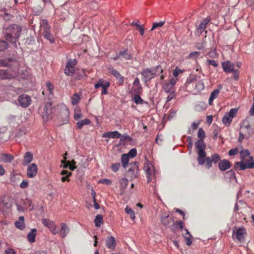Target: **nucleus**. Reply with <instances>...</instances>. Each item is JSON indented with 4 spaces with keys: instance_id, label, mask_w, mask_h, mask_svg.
Segmentation results:
<instances>
[{
    "instance_id": "nucleus-1",
    "label": "nucleus",
    "mask_w": 254,
    "mask_h": 254,
    "mask_svg": "<svg viewBox=\"0 0 254 254\" xmlns=\"http://www.w3.org/2000/svg\"><path fill=\"white\" fill-rule=\"evenodd\" d=\"M42 223L49 228L53 235L59 234L62 238H65L69 232V229L65 223H61L60 229H59L55 223L51 220L43 218L42 220Z\"/></svg>"
},
{
    "instance_id": "nucleus-2",
    "label": "nucleus",
    "mask_w": 254,
    "mask_h": 254,
    "mask_svg": "<svg viewBox=\"0 0 254 254\" xmlns=\"http://www.w3.org/2000/svg\"><path fill=\"white\" fill-rule=\"evenodd\" d=\"M21 31V27L16 24L11 25L5 29L4 35L6 39L13 44L16 48V42L20 36Z\"/></svg>"
},
{
    "instance_id": "nucleus-3",
    "label": "nucleus",
    "mask_w": 254,
    "mask_h": 254,
    "mask_svg": "<svg viewBox=\"0 0 254 254\" xmlns=\"http://www.w3.org/2000/svg\"><path fill=\"white\" fill-rule=\"evenodd\" d=\"M196 148L197 149V161L200 165H202L205 163V158L206 153L204 150L206 148L205 144L202 139L198 140L195 143Z\"/></svg>"
},
{
    "instance_id": "nucleus-4",
    "label": "nucleus",
    "mask_w": 254,
    "mask_h": 254,
    "mask_svg": "<svg viewBox=\"0 0 254 254\" xmlns=\"http://www.w3.org/2000/svg\"><path fill=\"white\" fill-rule=\"evenodd\" d=\"M143 169L145 172L147 183H149L155 177L157 172L152 163L148 160L145 162Z\"/></svg>"
},
{
    "instance_id": "nucleus-5",
    "label": "nucleus",
    "mask_w": 254,
    "mask_h": 254,
    "mask_svg": "<svg viewBox=\"0 0 254 254\" xmlns=\"http://www.w3.org/2000/svg\"><path fill=\"white\" fill-rule=\"evenodd\" d=\"M239 168L240 170H244L246 169H253L254 168V161L253 157L250 156L245 160V161L236 162L235 168Z\"/></svg>"
},
{
    "instance_id": "nucleus-6",
    "label": "nucleus",
    "mask_w": 254,
    "mask_h": 254,
    "mask_svg": "<svg viewBox=\"0 0 254 254\" xmlns=\"http://www.w3.org/2000/svg\"><path fill=\"white\" fill-rule=\"evenodd\" d=\"M18 66H18H10L9 67L14 68L11 72L9 70H0V79H7L16 77L18 74Z\"/></svg>"
},
{
    "instance_id": "nucleus-7",
    "label": "nucleus",
    "mask_w": 254,
    "mask_h": 254,
    "mask_svg": "<svg viewBox=\"0 0 254 254\" xmlns=\"http://www.w3.org/2000/svg\"><path fill=\"white\" fill-rule=\"evenodd\" d=\"M238 111V108H233L231 109L229 112L226 113L222 118V123L226 126L229 127L233 119L237 114Z\"/></svg>"
},
{
    "instance_id": "nucleus-8",
    "label": "nucleus",
    "mask_w": 254,
    "mask_h": 254,
    "mask_svg": "<svg viewBox=\"0 0 254 254\" xmlns=\"http://www.w3.org/2000/svg\"><path fill=\"white\" fill-rule=\"evenodd\" d=\"M247 232L244 227L237 228H234L233 230L232 238L234 240L236 239L239 242H243L246 236Z\"/></svg>"
},
{
    "instance_id": "nucleus-9",
    "label": "nucleus",
    "mask_w": 254,
    "mask_h": 254,
    "mask_svg": "<svg viewBox=\"0 0 254 254\" xmlns=\"http://www.w3.org/2000/svg\"><path fill=\"white\" fill-rule=\"evenodd\" d=\"M187 87L189 88L190 86H193L194 84V91L196 92H199L203 90L204 88V83L202 80H197L195 79H190L187 81Z\"/></svg>"
},
{
    "instance_id": "nucleus-10",
    "label": "nucleus",
    "mask_w": 254,
    "mask_h": 254,
    "mask_svg": "<svg viewBox=\"0 0 254 254\" xmlns=\"http://www.w3.org/2000/svg\"><path fill=\"white\" fill-rule=\"evenodd\" d=\"M138 172V163L135 162L130 164V167L127 172V176L128 177L133 179L137 177Z\"/></svg>"
},
{
    "instance_id": "nucleus-11",
    "label": "nucleus",
    "mask_w": 254,
    "mask_h": 254,
    "mask_svg": "<svg viewBox=\"0 0 254 254\" xmlns=\"http://www.w3.org/2000/svg\"><path fill=\"white\" fill-rule=\"evenodd\" d=\"M142 91V87L140 84L139 79L136 77L133 82L132 86L129 91L131 94H140Z\"/></svg>"
},
{
    "instance_id": "nucleus-12",
    "label": "nucleus",
    "mask_w": 254,
    "mask_h": 254,
    "mask_svg": "<svg viewBox=\"0 0 254 254\" xmlns=\"http://www.w3.org/2000/svg\"><path fill=\"white\" fill-rule=\"evenodd\" d=\"M18 102L20 106L26 108L30 105L31 99L30 97L27 95L22 94L19 96Z\"/></svg>"
},
{
    "instance_id": "nucleus-13",
    "label": "nucleus",
    "mask_w": 254,
    "mask_h": 254,
    "mask_svg": "<svg viewBox=\"0 0 254 254\" xmlns=\"http://www.w3.org/2000/svg\"><path fill=\"white\" fill-rule=\"evenodd\" d=\"M222 66L224 71L227 73H236L237 71L234 68V64L229 61L222 62Z\"/></svg>"
},
{
    "instance_id": "nucleus-14",
    "label": "nucleus",
    "mask_w": 254,
    "mask_h": 254,
    "mask_svg": "<svg viewBox=\"0 0 254 254\" xmlns=\"http://www.w3.org/2000/svg\"><path fill=\"white\" fill-rule=\"evenodd\" d=\"M177 80V78H172L167 83H165L163 85V88L164 91L167 93L172 92V89L176 83Z\"/></svg>"
},
{
    "instance_id": "nucleus-15",
    "label": "nucleus",
    "mask_w": 254,
    "mask_h": 254,
    "mask_svg": "<svg viewBox=\"0 0 254 254\" xmlns=\"http://www.w3.org/2000/svg\"><path fill=\"white\" fill-rule=\"evenodd\" d=\"M37 172V166L35 163H32L27 168V176L30 178H34L36 176Z\"/></svg>"
},
{
    "instance_id": "nucleus-16",
    "label": "nucleus",
    "mask_w": 254,
    "mask_h": 254,
    "mask_svg": "<svg viewBox=\"0 0 254 254\" xmlns=\"http://www.w3.org/2000/svg\"><path fill=\"white\" fill-rule=\"evenodd\" d=\"M143 80L146 83L154 77L153 70L151 69L147 68L143 70L141 73Z\"/></svg>"
},
{
    "instance_id": "nucleus-17",
    "label": "nucleus",
    "mask_w": 254,
    "mask_h": 254,
    "mask_svg": "<svg viewBox=\"0 0 254 254\" xmlns=\"http://www.w3.org/2000/svg\"><path fill=\"white\" fill-rule=\"evenodd\" d=\"M13 65L14 66H18L19 65V64L16 61H14L10 59L1 60L0 61V66H10Z\"/></svg>"
},
{
    "instance_id": "nucleus-18",
    "label": "nucleus",
    "mask_w": 254,
    "mask_h": 254,
    "mask_svg": "<svg viewBox=\"0 0 254 254\" xmlns=\"http://www.w3.org/2000/svg\"><path fill=\"white\" fill-rule=\"evenodd\" d=\"M122 58L125 60H130L132 58L131 55L127 53V50H125L123 52H120L117 54L115 57L113 58L114 61H116L118 59L122 60Z\"/></svg>"
},
{
    "instance_id": "nucleus-19",
    "label": "nucleus",
    "mask_w": 254,
    "mask_h": 254,
    "mask_svg": "<svg viewBox=\"0 0 254 254\" xmlns=\"http://www.w3.org/2000/svg\"><path fill=\"white\" fill-rule=\"evenodd\" d=\"M231 163L228 160L226 159L222 160L220 161L218 164L219 169L221 171H224L231 167Z\"/></svg>"
},
{
    "instance_id": "nucleus-20",
    "label": "nucleus",
    "mask_w": 254,
    "mask_h": 254,
    "mask_svg": "<svg viewBox=\"0 0 254 254\" xmlns=\"http://www.w3.org/2000/svg\"><path fill=\"white\" fill-rule=\"evenodd\" d=\"M211 19L210 18H206L204 19L199 24L198 27L197 29V31L198 33H199L201 34L202 32H203L206 28L207 25L210 21Z\"/></svg>"
},
{
    "instance_id": "nucleus-21",
    "label": "nucleus",
    "mask_w": 254,
    "mask_h": 254,
    "mask_svg": "<svg viewBox=\"0 0 254 254\" xmlns=\"http://www.w3.org/2000/svg\"><path fill=\"white\" fill-rule=\"evenodd\" d=\"M44 111L42 113V116L44 120H46L48 119V116L52 112V104L51 103H47L44 108Z\"/></svg>"
},
{
    "instance_id": "nucleus-22",
    "label": "nucleus",
    "mask_w": 254,
    "mask_h": 254,
    "mask_svg": "<svg viewBox=\"0 0 254 254\" xmlns=\"http://www.w3.org/2000/svg\"><path fill=\"white\" fill-rule=\"evenodd\" d=\"M33 159V154L30 152H26L24 155V159L22 161V165L27 166L28 165Z\"/></svg>"
},
{
    "instance_id": "nucleus-23",
    "label": "nucleus",
    "mask_w": 254,
    "mask_h": 254,
    "mask_svg": "<svg viewBox=\"0 0 254 254\" xmlns=\"http://www.w3.org/2000/svg\"><path fill=\"white\" fill-rule=\"evenodd\" d=\"M62 163L64 164L63 166L64 168H68L71 171H73L76 168L75 166L76 162L74 160L71 161H62Z\"/></svg>"
},
{
    "instance_id": "nucleus-24",
    "label": "nucleus",
    "mask_w": 254,
    "mask_h": 254,
    "mask_svg": "<svg viewBox=\"0 0 254 254\" xmlns=\"http://www.w3.org/2000/svg\"><path fill=\"white\" fill-rule=\"evenodd\" d=\"M121 137V134L119 133L118 131H109L106 133H105L103 134V137L106 138H119Z\"/></svg>"
},
{
    "instance_id": "nucleus-25",
    "label": "nucleus",
    "mask_w": 254,
    "mask_h": 254,
    "mask_svg": "<svg viewBox=\"0 0 254 254\" xmlns=\"http://www.w3.org/2000/svg\"><path fill=\"white\" fill-rule=\"evenodd\" d=\"M14 159L13 156L9 154L3 153L0 155V161L4 163H10Z\"/></svg>"
},
{
    "instance_id": "nucleus-26",
    "label": "nucleus",
    "mask_w": 254,
    "mask_h": 254,
    "mask_svg": "<svg viewBox=\"0 0 254 254\" xmlns=\"http://www.w3.org/2000/svg\"><path fill=\"white\" fill-rule=\"evenodd\" d=\"M106 243L107 247L110 249H114L116 246L115 239L112 236L106 239Z\"/></svg>"
},
{
    "instance_id": "nucleus-27",
    "label": "nucleus",
    "mask_w": 254,
    "mask_h": 254,
    "mask_svg": "<svg viewBox=\"0 0 254 254\" xmlns=\"http://www.w3.org/2000/svg\"><path fill=\"white\" fill-rule=\"evenodd\" d=\"M110 72L116 77L120 84H123L124 81V77L115 69L112 68Z\"/></svg>"
},
{
    "instance_id": "nucleus-28",
    "label": "nucleus",
    "mask_w": 254,
    "mask_h": 254,
    "mask_svg": "<svg viewBox=\"0 0 254 254\" xmlns=\"http://www.w3.org/2000/svg\"><path fill=\"white\" fill-rule=\"evenodd\" d=\"M110 82L108 81H106L103 79H100L99 81L95 84V88L97 89L99 87H102V88H108L110 86Z\"/></svg>"
},
{
    "instance_id": "nucleus-29",
    "label": "nucleus",
    "mask_w": 254,
    "mask_h": 254,
    "mask_svg": "<svg viewBox=\"0 0 254 254\" xmlns=\"http://www.w3.org/2000/svg\"><path fill=\"white\" fill-rule=\"evenodd\" d=\"M37 234V230L36 229H32L28 233L27 238L28 241L30 243H33L35 241V237Z\"/></svg>"
},
{
    "instance_id": "nucleus-30",
    "label": "nucleus",
    "mask_w": 254,
    "mask_h": 254,
    "mask_svg": "<svg viewBox=\"0 0 254 254\" xmlns=\"http://www.w3.org/2000/svg\"><path fill=\"white\" fill-rule=\"evenodd\" d=\"M40 27L41 30L43 32L51 30V26L48 23V21L46 19H42L40 21Z\"/></svg>"
},
{
    "instance_id": "nucleus-31",
    "label": "nucleus",
    "mask_w": 254,
    "mask_h": 254,
    "mask_svg": "<svg viewBox=\"0 0 254 254\" xmlns=\"http://www.w3.org/2000/svg\"><path fill=\"white\" fill-rule=\"evenodd\" d=\"M15 226L17 228L20 230H23L24 229L25 225L23 216L19 217L18 220L15 222Z\"/></svg>"
},
{
    "instance_id": "nucleus-32",
    "label": "nucleus",
    "mask_w": 254,
    "mask_h": 254,
    "mask_svg": "<svg viewBox=\"0 0 254 254\" xmlns=\"http://www.w3.org/2000/svg\"><path fill=\"white\" fill-rule=\"evenodd\" d=\"M44 37L47 40H49L50 43H53L55 42L54 37L51 32V30L43 32Z\"/></svg>"
},
{
    "instance_id": "nucleus-33",
    "label": "nucleus",
    "mask_w": 254,
    "mask_h": 254,
    "mask_svg": "<svg viewBox=\"0 0 254 254\" xmlns=\"http://www.w3.org/2000/svg\"><path fill=\"white\" fill-rule=\"evenodd\" d=\"M129 161V157L126 154H123L121 156V162L124 169H126Z\"/></svg>"
},
{
    "instance_id": "nucleus-34",
    "label": "nucleus",
    "mask_w": 254,
    "mask_h": 254,
    "mask_svg": "<svg viewBox=\"0 0 254 254\" xmlns=\"http://www.w3.org/2000/svg\"><path fill=\"white\" fill-rule=\"evenodd\" d=\"M185 231H186V233L183 234V236L186 241V244L188 246H190L192 243V236L187 229H185Z\"/></svg>"
},
{
    "instance_id": "nucleus-35",
    "label": "nucleus",
    "mask_w": 254,
    "mask_h": 254,
    "mask_svg": "<svg viewBox=\"0 0 254 254\" xmlns=\"http://www.w3.org/2000/svg\"><path fill=\"white\" fill-rule=\"evenodd\" d=\"M120 188L122 190L124 191L128 185L127 179L124 178L119 180Z\"/></svg>"
},
{
    "instance_id": "nucleus-36",
    "label": "nucleus",
    "mask_w": 254,
    "mask_h": 254,
    "mask_svg": "<svg viewBox=\"0 0 254 254\" xmlns=\"http://www.w3.org/2000/svg\"><path fill=\"white\" fill-rule=\"evenodd\" d=\"M103 222V216L101 215H97L94 219L95 225L97 227H99Z\"/></svg>"
},
{
    "instance_id": "nucleus-37",
    "label": "nucleus",
    "mask_w": 254,
    "mask_h": 254,
    "mask_svg": "<svg viewBox=\"0 0 254 254\" xmlns=\"http://www.w3.org/2000/svg\"><path fill=\"white\" fill-rule=\"evenodd\" d=\"M250 156V152L248 150H242L240 152L241 161H245V160Z\"/></svg>"
},
{
    "instance_id": "nucleus-38",
    "label": "nucleus",
    "mask_w": 254,
    "mask_h": 254,
    "mask_svg": "<svg viewBox=\"0 0 254 254\" xmlns=\"http://www.w3.org/2000/svg\"><path fill=\"white\" fill-rule=\"evenodd\" d=\"M89 119H86L82 121H78L77 123V126L79 129H81L84 125H87L90 123Z\"/></svg>"
},
{
    "instance_id": "nucleus-39",
    "label": "nucleus",
    "mask_w": 254,
    "mask_h": 254,
    "mask_svg": "<svg viewBox=\"0 0 254 254\" xmlns=\"http://www.w3.org/2000/svg\"><path fill=\"white\" fill-rule=\"evenodd\" d=\"M171 220L172 219L171 218H169V215L161 217V221L163 224L165 226L168 225L170 223Z\"/></svg>"
},
{
    "instance_id": "nucleus-40",
    "label": "nucleus",
    "mask_w": 254,
    "mask_h": 254,
    "mask_svg": "<svg viewBox=\"0 0 254 254\" xmlns=\"http://www.w3.org/2000/svg\"><path fill=\"white\" fill-rule=\"evenodd\" d=\"M164 21H161L159 22H154L152 24V28L150 29V31H152L155 29L162 27L164 25Z\"/></svg>"
},
{
    "instance_id": "nucleus-41",
    "label": "nucleus",
    "mask_w": 254,
    "mask_h": 254,
    "mask_svg": "<svg viewBox=\"0 0 254 254\" xmlns=\"http://www.w3.org/2000/svg\"><path fill=\"white\" fill-rule=\"evenodd\" d=\"M125 211L126 212L127 214H129V216H130V218L133 220V221H134L135 220V213H134V212L133 211V210L127 206L126 208H125Z\"/></svg>"
},
{
    "instance_id": "nucleus-42",
    "label": "nucleus",
    "mask_w": 254,
    "mask_h": 254,
    "mask_svg": "<svg viewBox=\"0 0 254 254\" xmlns=\"http://www.w3.org/2000/svg\"><path fill=\"white\" fill-rule=\"evenodd\" d=\"M151 69L153 70L154 76L161 74L163 72L162 67L160 65H158L155 68H151Z\"/></svg>"
},
{
    "instance_id": "nucleus-43",
    "label": "nucleus",
    "mask_w": 254,
    "mask_h": 254,
    "mask_svg": "<svg viewBox=\"0 0 254 254\" xmlns=\"http://www.w3.org/2000/svg\"><path fill=\"white\" fill-rule=\"evenodd\" d=\"M75 72V70L73 68L65 66L64 69V73L68 76H72Z\"/></svg>"
},
{
    "instance_id": "nucleus-44",
    "label": "nucleus",
    "mask_w": 254,
    "mask_h": 254,
    "mask_svg": "<svg viewBox=\"0 0 254 254\" xmlns=\"http://www.w3.org/2000/svg\"><path fill=\"white\" fill-rule=\"evenodd\" d=\"M24 204V208L29 211L32 210L33 208V206H31V201L29 199L25 200Z\"/></svg>"
},
{
    "instance_id": "nucleus-45",
    "label": "nucleus",
    "mask_w": 254,
    "mask_h": 254,
    "mask_svg": "<svg viewBox=\"0 0 254 254\" xmlns=\"http://www.w3.org/2000/svg\"><path fill=\"white\" fill-rule=\"evenodd\" d=\"M80 100V97L77 94H74L71 97V103L73 105H76Z\"/></svg>"
},
{
    "instance_id": "nucleus-46",
    "label": "nucleus",
    "mask_w": 254,
    "mask_h": 254,
    "mask_svg": "<svg viewBox=\"0 0 254 254\" xmlns=\"http://www.w3.org/2000/svg\"><path fill=\"white\" fill-rule=\"evenodd\" d=\"M140 94H131L134 96V101L136 104H142L143 102L142 99L139 96Z\"/></svg>"
},
{
    "instance_id": "nucleus-47",
    "label": "nucleus",
    "mask_w": 254,
    "mask_h": 254,
    "mask_svg": "<svg viewBox=\"0 0 254 254\" xmlns=\"http://www.w3.org/2000/svg\"><path fill=\"white\" fill-rule=\"evenodd\" d=\"M77 62L75 60H69L66 64V66L73 68L76 65Z\"/></svg>"
},
{
    "instance_id": "nucleus-48",
    "label": "nucleus",
    "mask_w": 254,
    "mask_h": 254,
    "mask_svg": "<svg viewBox=\"0 0 254 254\" xmlns=\"http://www.w3.org/2000/svg\"><path fill=\"white\" fill-rule=\"evenodd\" d=\"M197 136L198 137L200 138L199 139H202L203 140L205 138V133L202 128H199L198 129Z\"/></svg>"
},
{
    "instance_id": "nucleus-49",
    "label": "nucleus",
    "mask_w": 254,
    "mask_h": 254,
    "mask_svg": "<svg viewBox=\"0 0 254 254\" xmlns=\"http://www.w3.org/2000/svg\"><path fill=\"white\" fill-rule=\"evenodd\" d=\"M8 43L5 41H0V51H3L7 48Z\"/></svg>"
},
{
    "instance_id": "nucleus-50",
    "label": "nucleus",
    "mask_w": 254,
    "mask_h": 254,
    "mask_svg": "<svg viewBox=\"0 0 254 254\" xmlns=\"http://www.w3.org/2000/svg\"><path fill=\"white\" fill-rule=\"evenodd\" d=\"M205 161L206 162V167L209 169L212 167V162H213L210 157H205Z\"/></svg>"
},
{
    "instance_id": "nucleus-51",
    "label": "nucleus",
    "mask_w": 254,
    "mask_h": 254,
    "mask_svg": "<svg viewBox=\"0 0 254 254\" xmlns=\"http://www.w3.org/2000/svg\"><path fill=\"white\" fill-rule=\"evenodd\" d=\"M127 155H128V156L130 158H133L135 156H136V154H137V151H136V149L135 148H132L131 149H130L129 150V151L128 152V153L127 154Z\"/></svg>"
},
{
    "instance_id": "nucleus-52",
    "label": "nucleus",
    "mask_w": 254,
    "mask_h": 254,
    "mask_svg": "<svg viewBox=\"0 0 254 254\" xmlns=\"http://www.w3.org/2000/svg\"><path fill=\"white\" fill-rule=\"evenodd\" d=\"M120 167V164L119 163L112 164L111 165L112 170L114 172H117L119 170Z\"/></svg>"
},
{
    "instance_id": "nucleus-53",
    "label": "nucleus",
    "mask_w": 254,
    "mask_h": 254,
    "mask_svg": "<svg viewBox=\"0 0 254 254\" xmlns=\"http://www.w3.org/2000/svg\"><path fill=\"white\" fill-rule=\"evenodd\" d=\"M250 127V125L248 122L247 121H244L243 123V126L241 127V129L242 130L246 129L247 130H249Z\"/></svg>"
},
{
    "instance_id": "nucleus-54",
    "label": "nucleus",
    "mask_w": 254,
    "mask_h": 254,
    "mask_svg": "<svg viewBox=\"0 0 254 254\" xmlns=\"http://www.w3.org/2000/svg\"><path fill=\"white\" fill-rule=\"evenodd\" d=\"M184 71L178 68L177 67L173 70V75L174 77H177L181 73H183Z\"/></svg>"
},
{
    "instance_id": "nucleus-55",
    "label": "nucleus",
    "mask_w": 254,
    "mask_h": 254,
    "mask_svg": "<svg viewBox=\"0 0 254 254\" xmlns=\"http://www.w3.org/2000/svg\"><path fill=\"white\" fill-rule=\"evenodd\" d=\"M211 159L214 163H216L218 161L220 160V157L218 154H214L212 155Z\"/></svg>"
},
{
    "instance_id": "nucleus-56",
    "label": "nucleus",
    "mask_w": 254,
    "mask_h": 254,
    "mask_svg": "<svg viewBox=\"0 0 254 254\" xmlns=\"http://www.w3.org/2000/svg\"><path fill=\"white\" fill-rule=\"evenodd\" d=\"M220 92V90L219 89H216L213 90L212 93L210 94V96L211 97H213V98L215 99L218 95L219 93Z\"/></svg>"
},
{
    "instance_id": "nucleus-57",
    "label": "nucleus",
    "mask_w": 254,
    "mask_h": 254,
    "mask_svg": "<svg viewBox=\"0 0 254 254\" xmlns=\"http://www.w3.org/2000/svg\"><path fill=\"white\" fill-rule=\"evenodd\" d=\"M228 4L231 7H235L239 2V0H228Z\"/></svg>"
},
{
    "instance_id": "nucleus-58",
    "label": "nucleus",
    "mask_w": 254,
    "mask_h": 254,
    "mask_svg": "<svg viewBox=\"0 0 254 254\" xmlns=\"http://www.w3.org/2000/svg\"><path fill=\"white\" fill-rule=\"evenodd\" d=\"M176 96V94L174 91L172 92H170V94L168 96L166 99L167 102L170 101L172 99H173Z\"/></svg>"
},
{
    "instance_id": "nucleus-59",
    "label": "nucleus",
    "mask_w": 254,
    "mask_h": 254,
    "mask_svg": "<svg viewBox=\"0 0 254 254\" xmlns=\"http://www.w3.org/2000/svg\"><path fill=\"white\" fill-rule=\"evenodd\" d=\"M206 62L208 64L212 65L214 67H217L218 65V63L214 60L208 59Z\"/></svg>"
},
{
    "instance_id": "nucleus-60",
    "label": "nucleus",
    "mask_w": 254,
    "mask_h": 254,
    "mask_svg": "<svg viewBox=\"0 0 254 254\" xmlns=\"http://www.w3.org/2000/svg\"><path fill=\"white\" fill-rule=\"evenodd\" d=\"M121 141H125L127 140L128 141L131 140V137L128 135L127 134H124L123 135H121V137H120Z\"/></svg>"
},
{
    "instance_id": "nucleus-61",
    "label": "nucleus",
    "mask_w": 254,
    "mask_h": 254,
    "mask_svg": "<svg viewBox=\"0 0 254 254\" xmlns=\"http://www.w3.org/2000/svg\"><path fill=\"white\" fill-rule=\"evenodd\" d=\"M199 56V52H193L190 54L189 58L190 59H193Z\"/></svg>"
},
{
    "instance_id": "nucleus-62",
    "label": "nucleus",
    "mask_w": 254,
    "mask_h": 254,
    "mask_svg": "<svg viewBox=\"0 0 254 254\" xmlns=\"http://www.w3.org/2000/svg\"><path fill=\"white\" fill-rule=\"evenodd\" d=\"M46 87L49 91L50 93H52L53 90L54 89L53 85L50 82H46Z\"/></svg>"
},
{
    "instance_id": "nucleus-63",
    "label": "nucleus",
    "mask_w": 254,
    "mask_h": 254,
    "mask_svg": "<svg viewBox=\"0 0 254 254\" xmlns=\"http://www.w3.org/2000/svg\"><path fill=\"white\" fill-rule=\"evenodd\" d=\"M239 151L237 148H235L232 149L229 151V155L230 156H233L236 155L238 153Z\"/></svg>"
},
{
    "instance_id": "nucleus-64",
    "label": "nucleus",
    "mask_w": 254,
    "mask_h": 254,
    "mask_svg": "<svg viewBox=\"0 0 254 254\" xmlns=\"http://www.w3.org/2000/svg\"><path fill=\"white\" fill-rule=\"evenodd\" d=\"M4 254H16V252L14 249L9 248L5 251Z\"/></svg>"
}]
</instances>
